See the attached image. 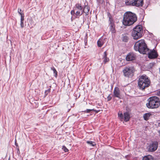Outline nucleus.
Here are the masks:
<instances>
[{
    "label": "nucleus",
    "instance_id": "20e7f679",
    "mask_svg": "<svg viewBox=\"0 0 160 160\" xmlns=\"http://www.w3.org/2000/svg\"><path fill=\"white\" fill-rule=\"evenodd\" d=\"M148 102L146 104L148 108L154 109L158 108L160 105V101L158 98L156 96L152 97L148 100Z\"/></svg>",
    "mask_w": 160,
    "mask_h": 160
},
{
    "label": "nucleus",
    "instance_id": "1a4fd4ad",
    "mask_svg": "<svg viewBox=\"0 0 160 160\" xmlns=\"http://www.w3.org/2000/svg\"><path fill=\"white\" fill-rule=\"evenodd\" d=\"M71 14L76 17H79L82 15V12L81 10H77L75 11L74 9L72 10L71 12Z\"/></svg>",
    "mask_w": 160,
    "mask_h": 160
},
{
    "label": "nucleus",
    "instance_id": "2f4dec72",
    "mask_svg": "<svg viewBox=\"0 0 160 160\" xmlns=\"http://www.w3.org/2000/svg\"><path fill=\"white\" fill-rule=\"evenodd\" d=\"M125 42L127 41V40L126 39V40L125 41Z\"/></svg>",
    "mask_w": 160,
    "mask_h": 160
},
{
    "label": "nucleus",
    "instance_id": "b1692460",
    "mask_svg": "<svg viewBox=\"0 0 160 160\" xmlns=\"http://www.w3.org/2000/svg\"><path fill=\"white\" fill-rule=\"evenodd\" d=\"M62 149L66 152L68 151V149L65 146H63Z\"/></svg>",
    "mask_w": 160,
    "mask_h": 160
},
{
    "label": "nucleus",
    "instance_id": "39448f33",
    "mask_svg": "<svg viewBox=\"0 0 160 160\" xmlns=\"http://www.w3.org/2000/svg\"><path fill=\"white\" fill-rule=\"evenodd\" d=\"M143 33L142 27L141 25L137 26L133 29L132 36L134 39H137L142 37Z\"/></svg>",
    "mask_w": 160,
    "mask_h": 160
},
{
    "label": "nucleus",
    "instance_id": "a878e982",
    "mask_svg": "<svg viewBox=\"0 0 160 160\" xmlns=\"http://www.w3.org/2000/svg\"><path fill=\"white\" fill-rule=\"evenodd\" d=\"M21 15V21H23L24 19V14H22Z\"/></svg>",
    "mask_w": 160,
    "mask_h": 160
},
{
    "label": "nucleus",
    "instance_id": "bb28decb",
    "mask_svg": "<svg viewBox=\"0 0 160 160\" xmlns=\"http://www.w3.org/2000/svg\"><path fill=\"white\" fill-rule=\"evenodd\" d=\"M92 111H95V110L94 109H87L86 110V112H90Z\"/></svg>",
    "mask_w": 160,
    "mask_h": 160
},
{
    "label": "nucleus",
    "instance_id": "f3484780",
    "mask_svg": "<svg viewBox=\"0 0 160 160\" xmlns=\"http://www.w3.org/2000/svg\"><path fill=\"white\" fill-rule=\"evenodd\" d=\"M124 120L127 122L129 121L130 118V115L128 112H125L124 113Z\"/></svg>",
    "mask_w": 160,
    "mask_h": 160
},
{
    "label": "nucleus",
    "instance_id": "f03ea898",
    "mask_svg": "<svg viewBox=\"0 0 160 160\" xmlns=\"http://www.w3.org/2000/svg\"><path fill=\"white\" fill-rule=\"evenodd\" d=\"M134 48L135 51H138L142 54H147V52H149V49L143 39L137 42L134 44Z\"/></svg>",
    "mask_w": 160,
    "mask_h": 160
},
{
    "label": "nucleus",
    "instance_id": "aec40b11",
    "mask_svg": "<svg viewBox=\"0 0 160 160\" xmlns=\"http://www.w3.org/2000/svg\"><path fill=\"white\" fill-rule=\"evenodd\" d=\"M118 117L121 121H122L123 119V116L122 113L119 111L118 113Z\"/></svg>",
    "mask_w": 160,
    "mask_h": 160
},
{
    "label": "nucleus",
    "instance_id": "393cba45",
    "mask_svg": "<svg viewBox=\"0 0 160 160\" xmlns=\"http://www.w3.org/2000/svg\"><path fill=\"white\" fill-rule=\"evenodd\" d=\"M109 21L110 22L111 25H112V24L113 25V20L112 18H111V17H109Z\"/></svg>",
    "mask_w": 160,
    "mask_h": 160
},
{
    "label": "nucleus",
    "instance_id": "9d476101",
    "mask_svg": "<svg viewBox=\"0 0 160 160\" xmlns=\"http://www.w3.org/2000/svg\"><path fill=\"white\" fill-rule=\"evenodd\" d=\"M136 55L133 53H129L126 57V59L128 61L133 60L135 59Z\"/></svg>",
    "mask_w": 160,
    "mask_h": 160
},
{
    "label": "nucleus",
    "instance_id": "6e6552de",
    "mask_svg": "<svg viewBox=\"0 0 160 160\" xmlns=\"http://www.w3.org/2000/svg\"><path fill=\"white\" fill-rule=\"evenodd\" d=\"M148 54V58H155L157 57L158 55L157 53L155 50L153 49L150 51L149 49V52H147Z\"/></svg>",
    "mask_w": 160,
    "mask_h": 160
},
{
    "label": "nucleus",
    "instance_id": "6ab92c4d",
    "mask_svg": "<svg viewBox=\"0 0 160 160\" xmlns=\"http://www.w3.org/2000/svg\"><path fill=\"white\" fill-rule=\"evenodd\" d=\"M142 160H155L152 156L148 155L143 157Z\"/></svg>",
    "mask_w": 160,
    "mask_h": 160
},
{
    "label": "nucleus",
    "instance_id": "7ed1b4c3",
    "mask_svg": "<svg viewBox=\"0 0 160 160\" xmlns=\"http://www.w3.org/2000/svg\"><path fill=\"white\" fill-rule=\"evenodd\" d=\"M139 88L143 90L150 85V81L146 75H143L140 77L138 82Z\"/></svg>",
    "mask_w": 160,
    "mask_h": 160
},
{
    "label": "nucleus",
    "instance_id": "423d86ee",
    "mask_svg": "<svg viewBox=\"0 0 160 160\" xmlns=\"http://www.w3.org/2000/svg\"><path fill=\"white\" fill-rule=\"evenodd\" d=\"M134 69L132 67H125L122 70L123 75L126 78H131L134 74Z\"/></svg>",
    "mask_w": 160,
    "mask_h": 160
},
{
    "label": "nucleus",
    "instance_id": "ddd939ff",
    "mask_svg": "<svg viewBox=\"0 0 160 160\" xmlns=\"http://www.w3.org/2000/svg\"><path fill=\"white\" fill-rule=\"evenodd\" d=\"M90 10V8L88 6L85 5L83 9L82 10V12L83 14L84 12L86 14V15H88Z\"/></svg>",
    "mask_w": 160,
    "mask_h": 160
},
{
    "label": "nucleus",
    "instance_id": "dca6fc26",
    "mask_svg": "<svg viewBox=\"0 0 160 160\" xmlns=\"http://www.w3.org/2000/svg\"><path fill=\"white\" fill-rule=\"evenodd\" d=\"M107 53L106 51L104 53L102 59L104 63H105L109 61V59L107 57Z\"/></svg>",
    "mask_w": 160,
    "mask_h": 160
},
{
    "label": "nucleus",
    "instance_id": "4468645a",
    "mask_svg": "<svg viewBox=\"0 0 160 160\" xmlns=\"http://www.w3.org/2000/svg\"><path fill=\"white\" fill-rule=\"evenodd\" d=\"M83 8L81 6V5L80 3L76 4L74 7L73 9L76 11L77 10H81L82 11Z\"/></svg>",
    "mask_w": 160,
    "mask_h": 160
},
{
    "label": "nucleus",
    "instance_id": "412c9836",
    "mask_svg": "<svg viewBox=\"0 0 160 160\" xmlns=\"http://www.w3.org/2000/svg\"><path fill=\"white\" fill-rule=\"evenodd\" d=\"M87 143L92 146H94L96 145L95 143L92 141H87Z\"/></svg>",
    "mask_w": 160,
    "mask_h": 160
},
{
    "label": "nucleus",
    "instance_id": "f8f14e48",
    "mask_svg": "<svg viewBox=\"0 0 160 160\" xmlns=\"http://www.w3.org/2000/svg\"><path fill=\"white\" fill-rule=\"evenodd\" d=\"M137 1L136 0H126L125 3L127 5L135 6L134 4V3L136 4V3L137 2Z\"/></svg>",
    "mask_w": 160,
    "mask_h": 160
},
{
    "label": "nucleus",
    "instance_id": "4be33fe9",
    "mask_svg": "<svg viewBox=\"0 0 160 160\" xmlns=\"http://www.w3.org/2000/svg\"><path fill=\"white\" fill-rule=\"evenodd\" d=\"M110 31L112 33H115V32L114 27L112 24L110 25Z\"/></svg>",
    "mask_w": 160,
    "mask_h": 160
},
{
    "label": "nucleus",
    "instance_id": "c85d7f7f",
    "mask_svg": "<svg viewBox=\"0 0 160 160\" xmlns=\"http://www.w3.org/2000/svg\"><path fill=\"white\" fill-rule=\"evenodd\" d=\"M21 26L22 28H23L24 27V23L23 21H21Z\"/></svg>",
    "mask_w": 160,
    "mask_h": 160
},
{
    "label": "nucleus",
    "instance_id": "cd10ccee",
    "mask_svg": "<svg viewBox=\"0 0 160 160\" xmlns=\"http://www.w3.org/2000/svg\"><path fill=\"white\" fill-rule=\"evenodd\" d=\"M22 10L21 9H18V13L20 14V15H21L22 14H23V13L22 12Z\"/></svg>",
    "mask_w": 160,
    "mask_h": 160
},
{
    "label": "nucleus",
    "instance_id": "2eb2a0df",
    "mask_svg": "<svg viewBox=\"0 0 160 160\" xmlns=\"http://www.w3.org/2000/svg\"><path fill=\"white\" fill-rule=\"evenodd\" d=\"M104 43V40L102 38H100L97 42L98 46L99 47H102Z\"/></svg>",
    "mask_w": 160,
    "mask_h": 160
},
{
    "label": "nucleus",
    "instance_id": "0eeeda50",
    "mask_svg": "<svg viewBox=\"0 0 160 160\" xmlns=\"http://www.w3.org/2000/svg\"><path fill=\"white\" fill-rule=\"evenodd\" d=\"M158 147V143L157 142H154L150 144L148 147V150L149 152L156 151Z\"/></svg>",
    "mask_w": 160,
    "mask_h": 160
},
{
    "label": "nucleus",
    "instance_id": "f257e3e1",
    "mask_svg": "<svg viewBox=\"0 0 160 160\" xmlns=\"http://www.w3.org/2000/svg\"><path fill=\"white\" fill-rule=\"evenodd\" d=\"M137 20L135 14L130 12H126L123 15L122 23L126 26H130L133 24Z\"/></svg>",
    "mask_w": 160,
    "mask_h": 160
},
{
    "label": "nucleus",
    "instance_id": "9b49d317",
    "mask_svg": "<svg viewBox=\"0 0 160 160\" xmlns=\"http://www.w3.org/2000/svg\"><path fill=\"white\" fill-rule=\"evenodd\" d=\"M114 96V97L120 98V91L118 88H115L113 91Z\"/></svg>",
    "mask_w": 160,
    "mask_h": 160
},
{
    "label": "nucleus",
    "instance_id": "5701e85b",
    "mask_svg": "<svg viewBox=\"0 0 160 160\" xmlns=\"http://www.w3.org/2000/svg\"><path fill=\"white\" fill-rule=\"evenodd\" d=\"M51 69L53 71V73L55 74L54 76L56 77H57V72L55 68L54 67L51 68Z\"/></svg>",
    "mask_w": 160,
    "mask_h": 160
},
{
    "label": "nucleus",
    "instance_id": "a211bd4d",
    "mask_svg": "<svg viewBox=\"0 0 160 160\" xmlns=\"http://www.w3.org/2000/svg\"><path fill=\"white\" fill-rule=\"evenodd\" d=\"M151 115L152 114L150 112L145 113L143 115L144 119L146 121H147L149 119Z\"/></svg>",
    "mask_w": 160,
    "mask_h": 160
},
{
    "label": "nucleus",
    "instance_id": "c756f323",
    "mask_svg": "<svg viewBox=\"0 0 160 160\" xmlns=\"http://www.w3.org/2000/svg\"><path fill=\"white\" fill-rule=\"evenodd\" d=\"M112 99L111 97L109 95L108 97H107V99L108 101H109L110 100Z\"/></svg>",
    "mask_w": 160,
    "mask_h": 160
},
{
    "label": "nucleus",
    "instance_id": "7c9ffc66",
    "mask_svg": "<svg viewBox=\"0 0 160 160\" xmlns=\"http://www.w3.org/2000/svg\"><path fill=\"white\" fill-rule=\"evenodd\" d=\"M158 95L160 96V90H159L158 92Z\"/></svg>",
    "mask_w": 160,
    "mask_h": 160
}]
</instances>
